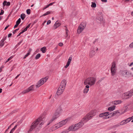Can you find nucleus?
Wrapping results in <instances>:
<instances>
[{"instance_id":"1","label":"nucleus","mask_w":133,"mask_h":133,"mask_svg":"<svg viewBox=\"0 0 133 133\" xmlns=\"http://www.w3.org/2000/svg\"><path fill=\"white\" fill-rule=\"evenodd\" d=\"M44 123L42 121L41 118H38L32 123L30 127L28 132L32 131L34 129L36 128L38 125H39V126L40 127Z\"/></svg>"},{"instance_id":"2","label":"nucleus","mask_w":133,"mask_h":133,"mask_svg":"<svg viewBox=\"0 0 133 133\" xmlns=\"http://www.w3.org/2000/svg\"><path fill=\"white\" fill-rule=\"evenodd\" d=\"M62 111V108L61 107H59L56 110V112L52 117V118L49 122L47 125H49L53 121L56 119L59 116V115L61 113Z\"/></svg>"},{"instance_id":"3","label":"nucleus","mask_w":133,"mask_h":133,"mask_svg":"<svg viewBox=\"0 0 133 133\" xmlns=\"http://www.w3.org/2000/svg\"><path fill=\"white\" fill-rule=\"evenodd\" d=\"M96 81V79L95 77H89L85 80L84 84V85L92 86L95 84Z\"/></svg>"},{"instance_id":"4","label":"nucleus","mask_w":133,"mask_h":133,"mask_svg":"<svg viewBox=\"0 0 133 133\" xmlns=\"http://www.w3.org/2000/svg\"><path fill=\"white\" fill-rule=\"evenodd\" d=\"M133 95V90L126 92L123 94L122 96V98L124 99H127L131 97Z\"/></svg>"},{"instance_id":"5","label":"nucleus","mask_w":133,"mask_h":133,"mask_svg":"<svg viewBox=\"0 0 133 133\" xmlns=\"http://www.w3.org/2000/svg\"><path fill=\"white\" fill-rule=\"evenodd\" d=\"M116 70V63L115 61H114L112 63V65L110 69L111 74L112 76L115 75Z\"/></svg>"},{"instance_id":"6","label":"nucleus","mask_w":133,"mask_h":133,"mask_svg":"<svg viewBox=\"0 0 133 133\" xmlns=\"http://www.w3.org/2000/svg\"><path fill=\"white\" fill-rule=\"evenodd\" d=\"M48 78L47 77H46L41 79L38 81L37 84L36 85V87L37 88H39L44 83L46 82Z\"/></svg>"},{"instance_id":"7","label":"nucleus","mask_w":133,"mask_h":133,"mask_svg":"<svg viewBox=\"0 0 133 133\" xmlns=\"http://www.w3.org/2000/svg\"><path fill=\"white\" fill-rule=\"evenodd\" d=\"M86 26V24L84 23H82L79 26L77 29V32L78 34L80 33L84 29Z\"/></svg>"},{"instance_id":"8","label":"nucleus","mask_w":133,"mask_h":133,"mask_svg":"<svg viewBox=\"0 0 133 133\" xmlns=\"http://www.w3.org/2000/svg\"><path fill=\"white\" fill-rule=\"evenodd\" d=\"M120 73L122 75L126 77H128L131 75L130 72L126 70L120 71Z\"/></svg>"},{"instance_id":"9","label":"nucleus","mask_w":133,"mask_h":133,"mask_svg":"<svg viewBox=\"0 0 133 133\" xmlns=\"http://www.w3.org/2000/svg\"><path fill=\"white\" fill-rule=\"evenodd\" d=\"M92 117V116L88 114L82 119L81 121L83 123L84 122L85 123L91 119Z\"/></svg>"},{"instance_id":"10","label":"nucleus","mask_w":133,"mask_h":133,"mask_svg":"<svg viewBox=\"0 0 133 133\" xmlns=\"http://www.w3.org/2000/svg\"><path fill=\"white\" fill-rule=\"evenodd\" d=\"M79 129L76 124L73 125L69 127L68 128V130L69 131H75Z\"/></svg>"},{"instance_id":"11","label":"nucleus","mask_w":133,"mask_h":133,"mask_svg":"<svg viewBox=\"0 0 133 133\" xmlns=\"http://www.w3.org/2000/svg\"><path fill=\"white\" fill-rule=\"evenodd\" d=\"M34 85H32L28 89H26V90L23 91L22 92V93L24 94L27 93L30 91H34Z\"/></svg>"},{"instance_id":"12","label":"nucleus","mask_w":133,"mask_h":133,"mask_svg":"<svg viewBox=\"0 0 133 133\" xmlns=\"http://www.w3.org/2000/svg\"><path fill=\"white\" fill-rule=\"evenodd\" d=\"M64 89L63 88H61V86H59L58 88L56 94L57 95H60L62 94L64 90Z\"/></svg>"},{"instance_id":"13","label":"nucleus","mask_w":133,"mask_h":133,"mask_svg":"<svg viewBox=\"0 0 133 133\" xmlns=\"http://www.w3.org/2000/svg\"><path fill=\"white\" fill-rule=\"evenodd\" d=\"M66 81L65 79H63L61 82V84L59 86H61V88H63L65 89V87L66 84Z\"/></svg>"},{"instance_id":"14","label":"nucleus","mask_w":133,"mask_h":133,"mask_svg":"<svg viewBox=\"0 0 133 133\" xmlns=\"http://www.w3.org/2000/svg\"><path fill=\"white\" fill-rule=\"evenodd\" d=\"M111 114L112 113L109 114V113L108 112H106L100 114L99 115V116L101 117H103V116H107L109 115H111Z\"/></svg>"},{"instance_id":"15","label":"nucleus","mask_w":133,"mask_h":133,"mask_svg":"<svg viewBox=\"0 0 133 133\" xmlns=\"http://www.w3.org/2000/svg\"><path fill=\"white\" fill-rule=\"evenodd\" d=\"M86 85L83 91V92L84 94H87L89 90V88L90 87L89 85Z\"/></svg>"},{"instance_id":"16","label":"nucleus","mask_w":133,"mask_h":133,"mask_svg":"<svg viewBox=\"0 0 133 133\" xmlns=\"http://www.w3.org/2000/svg\"><path fill=\"white\" fill-rule=\"evenodd\" d=\"M68 121V119H65L59 123V124L60 125L61 127L65 124Z\"/></svg>"},{"instance_id":"17","label":"nucleus","mask_w":133,"mask_h":133,"mask_svg":"<svg viewBox=\"0 0 133 133\" xmlns=\"http://www.w3.org/2000/svg\"><path fill=\"white\" fill-rule=\"evenodd\" d=\"M72 58V57H70L69 58L68 62L66 64L64 67L65 68H67L69 66L71 61Z\"/></svg>"},{"instance_id":"18","label":"nucleus","mask_w":133,"mask_h":133,"mask_svg":"<svg viewBox=\"0 0 133 133\" xmlns=\"http://www.w3.org/2000/svg\"><path fill=\"white\" fill-rule=\"evenodd\" d=\"M79 129L82 127L84 125V123L82 122L81 121V122H79L78 123L76 124Z\"/></svg>"},{"instance_id":"19","label":"nucleus","mask_w":133,"mask_h":133,"mask_svg":"<svg viewBox=\"0 0 133 133\" xmlns=\"http://www.w3.org/2000/svg\"><path fill=\"white\" fill-rule=\"evenodd\" d=\"M61 25L57 21L54 24V29H56L58 27L59 25Z\"/></svg>"},{"instance_id":"20","label":"nucleus","mask_w":133,"mask_h":133,"mask_svg":"<svg viewBox=\"0 0 133 133\" xmlns=\"http://www.w3.org/2000/svg\"><path fill=\"white\" fill-rule=\"evenodd\" d=\"M95 51L94 50H91L90 52L89 56L91 57H92L95 55Z\"/></svg>"},{"instance_id":"21","label":"nucleus","mask_w":133,"mask_h":133,"mask_svg":"<svg viewBox=\"0 0 133 133\" xmlns=\"http://www.w3.org/2000/svg\"><path fill=\"white\" fill-rule=\"evenodd\" d=\"M122 101L121 100H117L113 102V103H114L115 104H120L122 103Z\"/></svg>"},{"instance_id":"22","label":"nucleus","mask_w":133,"mask_h":133,"mask_svg":"<svg viewBox=\"0 0 133 133\" xmlns=\"http://www.w3.org/2000/svg\"><path fill=\"white\" fill-rule=\"evenodd\" d=\"M64 27L66 28L65 29V37H66L68 36V33L69 32V31L68 29L67 28V27L66 26H65Z\"/></svg>"},{"instance_id":"23","label":"nucleus","mask_w":133,"mask_h":133,"mask_svg":"<svg viewBox=\"0 0 133 133\" xmlns=\"http://www.w3.org/2000/svg\"><path fill=\"white\" fill-rule=\"evenodd\" d=\"M89 114L90 115L92 116V117L95 115V112L94 110L91 111L88 114Z\"/></svg>"},{"instance_id":"24","label":"nucleus","mask_w":133,"mask_h":133,"mask_svg":"<svg viewBox=\"0 0 133 133\" xmlns=\"http://www.w3.org/2000/svg\"><path fill=\"white\" fill-rule=\"evenodd\" d=\"M120 114V112H119L118 110L115 111L113 112V113L112 114L111 116H113L116 114Z\"/></svg>"},{"instance_id":"25","label":"nucleus","mask_w":133,"mask_h":133,"mask_svg":"<svg viewBox=\"0 0 133 133\" xmlns=\"http://www.w3.org/2000/svg\"><path fill=\"white\" fill-rule=\"evenodd\" d=\"M115 106L110 107L108 108V110L109 111H112L115 109Z\"/></svg>"},{"instance_id":"26","label":"nucleus","mask_w":133,"mask_h":133,"mask_svg":"<svg viewBox=\"0 0 133 133\" xmlns=\"http://www.w3.org/2000/svg\"><path fill=\"white\" fill-rule=\"evenodd\" d=\"M46 48L44 46L41 49V51H42L43 53H44L46 51Z\"/></svg>"},{"instance_id":"27","label":"nucleus","mask_w":133,"mask_h":133,"mask_svg":"<svg viewBox=\"0 0 133 133\" xmlns=\"http://www.w3.org/2000/svg\"><path fill=\"white\" fill-rule=\"evenodd\" d=\"M26 17V15L24 14H22L21 16V18L22 20H24Z\"/></svg>"},{"instance_id":"28","label":"nucleus","mask_w":133,"mask_h":133,"mask_svg":"<svg viewBox=\"0 0 133 133\" xmlns=\"http://www.w3.org/2000/svg\"><path fill=\"white\" fill-rule=\"evenodd\" d=\"M127 120H124L122 121L120 123V125H122L123 124H125L127 123V122H126V121Z\"/></svg>"},{"instance_id":"29","label":"nucleus","mask_w":133,"mask_h":133,"mask_svg":"<svg viewBox=\"0 0 133 133\" xmlns=\"http://www.w3.org/2000/svg\"><path fill=\"white\" fill-rule=\"evenodd\" d=\"M97 18L98 20L101 21H102L103 20V17L102 16H101L99 17H97Z\"/></svg>"},{"instance_id":"30","label":"nucleus","mask_w":133,"mask_h":133,"mask_svg":"<svg viewBox=\"0 0 133 133\" xmlns=\"http://www.w3.org/2000/svg\"><path fill=\"white\" fill-rule=\"evenodd\" d=\"M92 4L91 7L93 8H95L96 7V4L95 3L92 2L91 3Z\"/></svg>"},{"instance_id":"31","label":"nucleus","mask_w":133,"mask_h":133,"mask_svg":"<svg viewBox=\"0 0 133 133\" xmlns=\"http://www.w3.org/2000/svg\"><path fill=\"white\" fill-rule=\"evenodd\" d=\"M51 13V12L50 11H47L46 12V13L44 14H43L42 16H46L47 15H49Z\"/></svg>"},{"instance_id":"32","label":"nucleus","mask_w":133,"mask_h":133,"mask_svg":"<svg viewBox=\"0 0 133 133\" xmlns=\"http://www.w3.org/2000/svg\"><path fill=\"white\" fill-rule=\"evenodd\" d=\"M41 56V55L40 54H38L35 57V59H38Z\"/></svg>"},{"instance_id":"33","label":"nucleus","mask_w":133,"mask_h":133,"mask_svg":"<svg viewBox=\"0 0 133 133\" xmlns=\"http://www.w3.org/2000/svg\"><path fill=\"white\" fill-rule=\"evenodd\" d=\"M61 127L60 125L59 124V123L55 125V127L56 129Z\"/></svg>"},{"instance_id":"34","label":"nucleus","mask_w":133,"mask_h":133,"mask_svg":"<svg viewBox=\"0 0 133 133\" xmlns=\"http://www.w3.org/2000/svg\"><path fill=\"white\" fill-rule=\"evenodd\" d=\"M13 58V56H11L9 58H8L7 59V60L5 62V63H7L10 60H11V59H12Z\"/></svg>"},{"instance_id":"35","label":"nucleus","mask_w":133,"mask_h":133,"mask_svg":"<svg viewBox=\"0 0 133 133\" xmlns=\"http://www.w3.org/2000/svg\"><path fill=\"white\" fill-rule=\"evenodd\" d=\"M21 21V19L20 18H19L16 22V23L17 24H18L19 25Z\"/></svg>"},{"instance_id":"36","label":"nucleus","mask_w":133,"mask_h":133,"mask_svg":"<svg viewBox=\"0 0 133 133\" xmlns=\"http://www.w3.org/2000/svg\"><path fill=\"white\" fill-rule=\"evenodd\" d=\"M30 11H31V10H30V9H28L26 10V12H27V14L28 15H29L30 14Z\"/></svg>"},{"instance_id":"37","label":"nucleus","mask_w":133,"mask_h":133,"mask_svg":"<svg viewBox=\"0 0 133 133\" xmlns=\"http://www.w3.org/2000/svg\"><path fill=\"white\" fill-rule=\"evenodd\" d=\"M4 42H2V41H1L0 42V46L2 47L4 45Z\"/></svg>"},{"instance_id":"38","label":"nucleus","mask_w":133,"mask_h":133,"mask_svg":"<svg viewBox=\"0 0 133 133\" xmlns=\"http://www.w3.org/2000/svg\"><path fill=\"white\" fill-rule=\"evenodd\" d=\"M30 55V53L28 52L23 57V59H25L26 57Z\"/></svg>"},{"instance_id":"39","label":"nucleus","mask_w":133,"mask_h":133,"mask_svg":"<svg viewBox=\"0 0 133 133\" xmlns=\"http://www.w3.org/2000/svg\"><path fill=\"white\" fill-rule=\"evenodd\" d=\"M103 79L102 78H101L100 79L98 80L97 82V83H96L97 84H99L102 81Z\"/></svg>"},{"instance_id":"40","label":"nucleus","mask_w":133,"mask_h":133,"mask_svg":"<svg viewBox=\"0 0 133 133\" xmlns=\"http://www.w3.org/2000/svg\"><path fill=\"white\" fill-rule=\"evenodd\" d=\"M129 119V118L125 120H127L126 121L127 123L129 122L131 120V119Z\"/></svg>"},{"instance_id":"41","label":"nucleus","mask_w":133,"mask_h":133,"mask_svg":"<svg viewBox=\"0 0 133 133\" xmlns=\"http://www.w3.org/2000/svg\"><path fill=\"white\" fill-rule=\"evenodd\" d=\"M19 30V28H18L15 29L14 31L13 32V33L14 34L18 30Z\"/></svg>"},{"instance_id":"42","label":"nucleus","mask_w":133,"mask_h":133,"mask_svg":"<svg viewBox=\"0 0 133 133\" xmlns=\"http://www.w3.org/2000/svg\"><path fill=\"white\" fill-rule=\"evenodd\" d=\"M7 3V2L6 1H4L3 3V5L4 6H5L6 5V3Z\"/></svg>"},{"instance_id":"43","label":"nucleus","mask_w":133,"mask_h":133,"mask_svg":"<svg viewBox=\"0 0 133 133\" xmlns=\"http://www.w3.org/2000/svg\"><path fill=\"white\" fill-rule=\"evenodd\" d=\"M17 125H16L12 129V130L14 131L16 128H17Z\"/></svg>"},{"instance_id":"44","label":"nucleus","mask_w":133,"mask_h":133,"mask_svg":"<svg viewBox=\"0 0 133 133\" xmlns=\"http://www.w3.org/2000/svg\"><path fill=\"white\" fill-rule=\"evenodd\" d=\"M4 11L3 10H1V12L0 13V15H1L3 14Z\"/></svg>"},{"instance_id":"45","label":"nucleus","mask_w":133,"mask_h":133,"mask_svg":"<svg viewBox=\"0 0 133 133\" xmlns=\"http://www.w3.org/2000/svg\"><path fill=\"white\" fill-rule=\"evenodd\" d=\"M129 47L131 48L133 47V42L131 43V44L129 45Z\"/></svg>"},{"instance_id":"46","label":"nucleus","mask_w":133,"mask_h":133,"mask_svg":"<svg viewBox=\"0 0 133 133\" xmlns=\"http://www.w3.org/2000/svg\"><path fill=\"white\" fill-rule=\"evenodd\" d=\"M24 32L23 31H22V32H20L17 36V37H18L19 36H20V35H21V34H22Z\"/></svg>"},{"instance_id":"47","label":"nucleus","mask_w":133,"mask_h":133,"mask_svg":"<svg viewBox=\"0 0 133 133\" xmlns=\"http://www.w3.org/2000/svg\"><path fill=\"white\" fill-rule=\"evenodd\" d=\"M6 3V5L7 6H9L10 5V2H7Z\"/></svg>"},{"instance_id":"48","label":"nucleus","mask_w":133,"mask_h":133,"mask_svg":"<svg viewBox=\"0 0 133 133\" xmlns=\"http://www.w3.org/2000/svg\"><path fill=\"white\" fill-rule=\"evenodd\" d=\"M55 3V2H52L50 3L49 4H48V6H51L54 3Z\"/></svg>"},{"instance_id":"49","label":"nucleus","mask_w":133,"mask_h":133,"mask_svg":"<svg viewBox=\"0 0 133 133\" xmlns=\"http://www.w3.org/2000/svg\"><path fill=\"white\" fill-rule=\"evenodd\" d=\"M51 22V21L50 20H49L47 22V25H48Z\"/></svg>"},{"instance_id":"50","label":"nucleus","mask_w":133,"mask_h":133,"mask_svg":"<svg viewBox=\"0 0 133 133\" xmlns=\"http://www.w3.org/2000/svg\"><path fill=\"white\" fill-rule=\"evenodd\" d=\"M6 37H5L1 41H2V42H4V41L6 39Z\"/></svg>"},{"instance_id":"51","label":"nucleus","mask_w":133,"mask_h":133,"mask_svg":"<svg viewBox=\"0 0 133 133\" xmlns=\"http://www.w3.org/2000/svg\"><path fill=\"white\" fill-rule=\"evenodd\" d=\"M68 131H63L61 133H67Z\"/></svg>"},{"instance_id":"52","label":"nucleus","mask_w":133,"mask_h":133,"mask_svg":"<svg viewBox=\"0 0 133 133\" xmlns=\"http://www.w3.org/2000/svg\"><path fill=\"white\" fill-rule=\"evenodd\" d=\"M63 44L61 43H60L59 44V45L60 46H63Z\"/></svg>"},{"instance_id":"53","label":"nucleus","mask_w":133,"mask_h":133,"mask_svg":"<svg viewBox=\"0 0 133 133\" xmlns=\"http://www.w3.org/2000/svg\"><path fill=\"white\" fill-rule=\"evenodd\" d=\"M27 29L28 28L26 27V28H25L22 31H23V32H25V31H27Z\"/></svg>"},{"instance_id":"54","label":"nucleus","mask_w":133,"mask_h":133,"mask_svg":"<svg viewBox=\"0 0 133 133\" xmlns=\"http://www.w3.org/2000/svg\"><path fill=\"white\" fill-rule=\"evenodd\" d=\"M49 7V6H48V5L45 7H44V8L43 9V10Z\"/></svg>"},{"instance_id":"55","label":"nucleus","mask_w":133,"mask_h":133,"mask_svg":"<svg viewBox=\"0 0 133 133\" xmlns=\"http://www.w3.org/2000/svg\"><path fill=\"white\" fill-rule=\"evenodd\" d=\"M18 25V24H17L16 23V24L14 26V28H16Z\"/></svg>"},{"instance_id":"56","label":"nucleus","mask_w":133,"mask_h":133,"mask_svg":"<svg viewBox=\"0 0 133 133\" xmlns=\"http://www.w3.org/2000/svg\"><path fill=\"white\" fill-rule=\"evenodd\" d=\"M31 25V24H29L26 27L28 29V28Z\"/></svg>"},{"instance_id":"57","label":"nucleus","mask_w":133,"mask_h":133,"mask_svg":"<svg viewBox=\"0 0 133 133\" xmlns=\"http://www.w3.org/2000/svg\"><path fill=\"white\" fill-rule=\"evenodd\" d=\"M11 35H12V34L11 33L9 34L8 35V37H11Z\"/></svg>"},{"instance_id":"58","label":"nucleus","mask_w":133,"mask_h":133,"mask_svg":"<svg viewBox=\"0 0 133 133\" xmlns=\"http://www.w3.org/2000/svg\"><path fill=\"white\" fill-rule=\"evenodd\" d=\"M22 41H20L19 42H18V45H19L20 44H21L22 43Z\"/></svg>"},{"instance_id":"59","label":"nucleus","mask_w":133,"mask_h":133,"mask_svg":"<svg viewBox=\"0 0 133 133\" xmlns=\"http://www.w3.org/2000/svg\"><path fill=\"white\" fill-rule=\"evenodd\" d=\"M9 25L8 26H7L4 29V30H6L8 28V27L9 26Z\"/></svg>"},{"instance_id":"60","label":"nucleus","mask_w":133,"mask_h":133,"mask_svg":"<svg viewBox=\"0 0 133 133\" xmlns=\"http://www.w3.org/2000/svg\"><path fill=\"white\" fill-rule=\"evenodd\" d=\"M20 75V74H19L18 75L15 77V79H17L18 77V76Z\"/></svg>"},{"instance_id":"61","label":"nucleus","mask_w":133,"mask_h":133,"mask_svg":"<svg viewBox=\"0 0 133 133\" xmlns=\"http://www.w3.org/2000/svg\"><path fill=\"white\" fill-rule=\"evenodd\" d=\"M31 49H29V51H28V52H29L30 53V52H31Z\"/></svg>"},{"instance_id":"62","label":"nucleus","mask_w":133,"mask_h":133,"mask_svg":"<svg viewBox=\"0 0 133 133\" xmlns=\"http://www.w3.org/2000/svg\"><path fill=\"white\" fill-rule=\"evenodd\" d=\"M129 119H131V120L132 119H133V116H132V117H129Z\"/></svg>"},{"instance_id":"63","label":"nucleus","mask_w":133,"mask_h":133,"mask_svg":"<svg viewBox=\"0 0 133 133\" xmlns=\"http://www.w3.org/2000/svg\"><path fill=\"white\" fill-rule=\"evenodd\" d=\"M129 119H131V120L132 119H133V116H132V117H129Z\"/></svg>"},{"instance_id":"64","label":"nucleus","mask_w":133,"mask_h":133,"mask_svg":"<svg viewBox=\"0 0 133 133\" xmlns=\"http://www.w3.org/2000/svg\"><path fill=\"white\" fill-rule=\"evenodd\" d=\"M14 130H12V129L10 131V132L9 133H12L14 131Z\"/></svg>"}]
</instances>
